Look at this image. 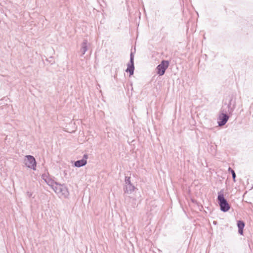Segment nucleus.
Here are the masks:
<instances>
[{
  "instance_id": "obj_8",
  "label": "nucleus",
  "mask_w": 253,
  "mask_h": 253,
  "mask_svg": "<svg viewBox=\"0 0 253 253\" xmlns=\"http://www.w3.org/2000/svg\"><path fill=\"white\" fill-rule=\"evenodd\" d=\"M231 115L219 111V116L217 118V123L219 126H224Z\"/></svg>"
},
{
  "instance_id": "obj_7",
  "label": "nucleus",
  "mask_w": 253,
  "mask_h": 253,
  "mask_svg": "<svg viewBox=\"0 0 253 253\" xmlns=\"http://www.w3.org/2000/svg\"><path fill=\"white\" fill-rule=\"evenodd\" d=\"M25 165L28 168L33 170L36 169L37 162L34 156L32 155H26L25 156Z\"/></svg>"
},
{
  "instance_id": "obj_1",
  "label": "nucleus",
  "mask_w": 253,
  "mask_h": 253,
  "mask_svg": "<svg viewBox=\"0 0 253 253\" xmlns=\"http://www.w3.org/2000/svg\"><path fill=\"white\" fill-rule=\"evenodd\" d=\"M222 103L220 111L232 115L236 108V96L233 94L228 95L223 100Z\"/></svg>"
},
{
  "instance_id": "obj_6",
  "label": "nucleus",
  "mask_w": 253,
  "mask_h": 253,
  "mask_svg": "<svg viewBox=\"0 0 253 253\" xmlns=\"http://www.w3.org/2000/svg\"><path fill=\"white\" fill-rule=\"evenodd\" d=\"M125 182L126 184L125 187L124 188L125 193L128 194H131L136 188L131 182L130 177L125 176Z\"/></svg>"
},
{
  "instance_id": "obj_15",
  "label": "nucleus",
  "mask_w": 253,
  "mask_h": 253,
  "mask_svg": "<svg viewBox=\"0 0 253 253\" xmlns=\"http://www.w3.org/2000/svg\"><path fill=\"white\" fill-rule=\"evenodd\" d=\"M228 170L229 172H230L231 173L233 180L234 182H235L236 181V173H235V171L231 167H229Z\"/></svg>"
},
{
  "instance_id": "obj_9",
  "label": "nucleus",
  "mask_w": 253,
  "mask_h": 253,
  "mask_svg": "<svg viewBox=\"0 0 253 253\" xmlns=\"http://www.w3.org/2000/svg\"><path fill=\"white\" fill-rule=\"evenodd\" d=\"M87 40L86 39H84L81 44V52H82V54L81 55V56H83L87 50Z\"/></svg>"
},
{
  "instance_id": "obj_17",
  "label": "nucleus",
  "mask_w": 253,
  "mask_h": 253,
  "mask_svg": "<svg viewBox=\"0 0 253 253\" xmlns=\"http://www.w3.org/2000/svg\"><path fill=\"white\" fill-rule=\"evenodd\" d=\"M42 179L45 181V180H46V178H49L48 175L46 173H43L42 175Z\"/></svg>"
},
{
  "instance_id": "obj_16",
  "label": "nucleus",
  "mask_w": 253,
  "mask_h": 253,
  "mask_svg": "<svg viewBox=\"0 0 253 253\" xmlns=\"http://www.w3.org/2000/svg\"><path fill=\"white\" fill-rule=\"evenodd\" d=\"M46 60L51 64L54 63V61L52 56H50L48 58H46Z\"/></svg>"
},
{
  "instance_id": "obj_5",
  "label": "nucleus",
  "mask_w": 253,
  "mask_h": 253,
  "mask_svg": "<svg viewBox=\"0 0 253 253\" xmlns=\"http://www.w3.org/2000/svg\"><path fill=\"white\" fill-rule=\"evenodd\" d=\"M135 52V49H134V52L131 50L130 53V60L129 62L127 64V68L126 70V72L128 73L129 76L133 75L134 71V53Z\"/></svg>"
},
{
  "instance_id": "obj_3",
  "label": "nucleus",
  "mask_w": 253,
  "mask_h": 253,
  "mask_svg": "<svg viewBox=\"0 0 253 253\" xmlns=\"http://www.w3.org/2000/svg\"><path fill=\"white\" fill-rule=\"evenodd\" d=\"M217 201L220 207V210L222 212H226L230 210L231 206L224 197L223 189L218 192Z\"/></svg>"
},
{
  "instance_id": "obj_19",
  "label": "nucleus",
  "mask_w": 253,
  "mask_h": 253,
  "mask_svg": "<svg viewBox=\"0 0 253 253\" xmlns=\"http://www.w3.org/2000/svg\"><path fill=\"white\" fill-rule=\"evenodd\" d=\"M32 194H33V193L31 192H30V191H27V193H26V195H27V196L28 197V198H30L32 197Z\"/></svg>"
},
{
  "instance_id": "obj_12",
  "label": "nucleus",
  "mask_w": 253,
  "mask_h": 253,
  "mask_svg": "<svg viewBox=\"0 0 253 253\" xmlns=\"http://www.w3.org/2000/svg\"><path fill=\"white\" fill-rule=\"evenodd\" d=\"M61 190V196H64L65 198H66L69 196V192L68 190V188L64 184H62Z\"/></svg>"
},
{
  "instance_id": "obj_21",
  "label": "nucleus",
  "mask_w": 253,
  "mask_h": 253,
  "mask_svg": "<svg viewBox=\"0 0 253 253\" xmlns=\"http://www.w3.org/2000/svg\"><path fill=\"white\" fill-rule=\"evenodd\" d=\"M103 2H104V0H101ZM98 2H99V0H97Z\"/></svg>"
},
{
  "instance_id": "obj_14",
  "label": "nucleus",
  "mask_w": 253,
  "mask_h": 253,
  "mask_svg": "<svg viewBox=\"0 0 253 253\" xmlns=\"http://www.w3.org/2000/svg\"><path fill=\"white\" fill-rule=\"evenodd\" d=\"M45 182L47 183L48 185L51 187L52 188H53V187L55 186L54 185H55V183H57V182L54 181L50 177L49 178H46V180H45Z\"/></svg>"
},
{
  "instance_id": "obj_10",
  "label": "nucleus",
  "mask_w": 253,
  "mask_h": 253,
  "mask_svg": "<svg viewBox=\"0 0 253 253\" xmlns=\"http://www.w3.org/2000/svg\"><path fill=\"white\" fill-rule=\"evenodd\" d=\"M237 226L238 228V233L241 235H243V230L245 226V222L242 220L237 221Z\"/></svg>"
},
{
  "instance_id": "obj_4",
  "label": "nucleus",
  "mask_w": 253,
  "mask_h": 253,
  "mask_svg": "<svg viewBox=\"0 0 253 253\" xmlns=\"http://www.w3.org/2000/svg\"><path fill=\"white\" fill-rule=\"evenodd\" d=\"M169 65V62L168 60H163L156 67L157 74L160 76L164 75Z\"/></svg>"
},
{
  "instance_id": "obj_2",
  "label": "nucleus",
  "mask_w": 253,
  "mask_h": 253,
  "mask_svg": "<svg viewBox=\"0 0 253 253\" xmlns=\"http://www.w3.org/2000/svg\"><path fill=\"white\" fill-rule=\"evenodd\" d=\"M222 103L220 111L232 115L236 108V96L233 94L228 95L223 100Z\"/></svg>"
},
{
  "instance_id": "obj_20",
  "label": "nucleus",
  "mask_w": 253,
  "mask_h": 253,
  "mask_svg": "<svg viewBox=\"0 0 253 253\" xmlns=\"http://www.w3.org/2000/svg\"><path fill=\"white\" fill-rule=\"evenodd\" d=\"M213 223L214 224H216V221H214Z\"/></svg>"
},
{
  "instance_id": "obj_18",
  "label": "nucleus",
  "mask_w": 253,
  "mask_h": 253,
  "mask_svg": "<svg viewBox=\"0 0 253 253\" xmlns=\"http://www.w3.org/2000/svg\"><path fill=\"white\" fill-rule=\"evenodd\" d=\"M88 157V154H84V155H83V158L82 159V160H84V161H87L86 160L87 159Z\"/></svg>"
},
{
  "instance_id": "obj_11",
  "label": "nucleus",
  "mask_w": 253,
  "mask_h": 253,
  "mask_svg": "<svg viewBox=\"0 0 253 253\" xmlns=\"http://www.w3.org/2000/svg\"><path fill=\"white\" fill-rule=\"evenodd\" d=\"M87 164V161H84V160H79L74 162V166L77 168H80L84 166Z\"/></svg>"
},
{
  "instance_id": "obj_13",
  "label": "nucleus",
  "mask_w": 253,
  "mask_h": 253,
  "mask_svg": "<svg viewBox=\"0 0 253 253\" xmlns=\"http://www.w3.org/2000/svg\"><path fill=\"white\" fill-rule=\"evenodd\" d=\"M62 184L59 182L55 183V185L52 188L57 194L61 195Z\"/></svg>"
}]
</instances>
